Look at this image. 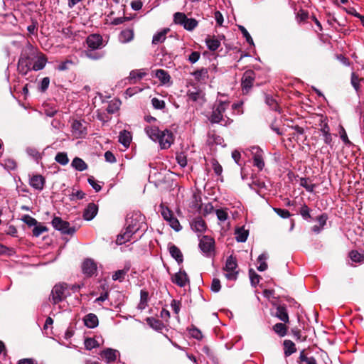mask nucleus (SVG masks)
I'll list each match as a JSON object with an SVG mask.
<instances>
[{
    "label": "nucleus",
    "mask_w": 364,
    "mask_h": 364,
    "mask_svg": "<svg viewBox=\"0 0 364 364\" xmlns=\"http://www.w3.org/2000/svg\"><path fill=\"white\" fill-rule=\"evenodd\" d=\"M147 230L145 216L139 212H134L127 215L126 218V228L118 235L116 243L119 245L126 243L132 240L134 235L140 232H144Z\"/></svg>",
    "instance_id": "nucleus-1"
},
{
    "label": "nucleus",
    "mask_w": 364,
    "mask_h": 364,
    "mask_svg": "<svg viewBox=\"0 0 364 364\" xmlns=\"http://www.w3.org/2000/svg\"><path fill=\"white\" fill-rule=\"evenodd\" d=\"M144 131L152 141L159 144L161 149H168L174 141L173 133L168 129L161 131L156 126H147Z\"/></svg>",
    "instance_id": "nucleus-2"
},
{
    "label": "nucleus",
    "mask_w": 364,
    "mask_h": 364,
    "mask_svg": "<svg viewBox=\"0 0 364 364\" xmlns=\"http://www.w3.org/2000/svg\"><path fill=\"white\" fill-rule=\"evenodd\" d=\"M36 55L31 50L29 53L23 52L18 62V70L22 75H26L30 70H33L32 66Z\"/></svg>",
    "instance_id": "nucleus-3"
},
{
    "label": "nucleus",
    "mask_w": 364,
    "mask_h": 364,
    "mask_svg": "<svg viewBox=\"0 0 364 364\" xmlns=\"http://www.w3.org/2000/svg\"><path fill=\"white\" fill-rule=\"evenodd\" d=\"M174 23L182 26L186 30L191 31L195 29L198 24L197 20L193 18H188L183 13L176 12L173 15Z\"/></svg>",
    "instance_id": "nucleus-4"
},
{
    "label": "nucleus",
    "mask_w": 364,
    "mask_h": 364,
    "mask_svg": "<svg viewBox=\"0 0 364 364\" xmlns=\"http://www.w3.org/2000/svg\"><path fill=\"white\" fill-rule=\"evenodd\" d=\"M228 107V102L220 101L213 107L212 114L210 117V121L212 123H222L223 122L226 124L227 120L223 117V113Z\"/></svg>",
    "instance_id": "nucleus-5"
},
{
    "label": "nucleus",
    "mask_w": 364,
    "mask_h": 364,
    "mask_svg": "<svg viewBox=\"0 0 364 364\" xmlns=\"http://www.w3.org/2000/svg\"><path fill=\"white\" fill-rule=\"evenodd\" d=\"M237 268V259L232 255L229 256L225 262V265L223 270L226 272L225 277L228 280H236L237 278L238 272L236 270Z\"/></svg>",
    "instance_id": "nucleus-6"
},
{
    "label": "nucleus",
    "mask_w": 364,
    "mask_h": 364,
    "mask_svg": "<svg viewBox=\"0 0 364 364\" xmlns=\"http://www.w3.org/2000/svg\"><path fill=\"white\" fill-rule=\"evenodd\" d=\"M52 225L63 234L73 235L75 232L74 227H70L68 222L63 220L60 217H54L52 220Z\"/></svg>",
    "instance_id": "nucleus-7"
},
{
    "label": "nucleus",
    "mask_w": 364,
    "mask_h": 364,
    "mask_svg": "<svg viewBox=\"0 0 364 364\" xmlns=\"http://www.w3.org/2000/svg\"><path fill=\"white\" fill-rule=\"evenodd\" d=\"M256 74L252 70H246L242 77L241 86L243 94H248L253 86Z\"/></svg>",
    "instance_id": "nucleus-8"
},
{
    "label": "nucleus",
    "mask_w": 364,
    "mask_h": 364,
    "mask_svg": "<svg viewBox=\"0 0 364 364\" xmlns=\"http://www.w3.org/2000/svg\"><path fill=\"white\" fill-rule=\"evenodd\" d=\"M250 151L252 155L253 165L259 170H262L264 166V161L263 159L264 152L257 146H253L250 149Z\"/></svg>",
    "instance_id": "nucleus-9"
},
{
    "label": "nucleus",
    "mask_w": 364,
    "mask_h": 364,
    "mask_svg": "<svg viewBox=\"0 0 364 364\" xmlns=\"http://www.w3.org/2000/svg\"><path fill=\"white\" fill-rule=\"evenodd\" d=\"M214 240L209 236L205 235L200 240L199 248L204 255L208 257L214 251Z\"/></svg>",
    "instance_id": "nucleus-10"
},
{
    "label": "nucleus",
    "mask_w": 364,
    "mask_h": 364,
    "mask_svg": "<svg viewBox=\"0 0 364 364\" xmlns=\"http://www.w3.org/2000/svg\"><path fill=\"white\" fill-rule=\"evenodd\" d=\"M65 287L64 284H56L52 289L50 299L54 304H56L65 298Z\"/></svg>",
    "instance_id": "nucleus-11"
},
{
    "label": "nucleus",
    "mask_w": 364,
    "mask_h": 364,
    "mask_svg": "<svg viewBox=\"0 0 364 364\" xmlns=\"http://www.w3.org/2000/svg\"><path fill=\"white\" fill-rule=\"evenodd\" d=\"M86 42L88 47L92 50L100 49L104 46L102 37L99 34L88 36Z\"/></svg>",
    "instance_id": "nucleus-12"
},
{
    "label": "nucleus",
    "mask_w": 364,
    "mask_h": 364,
    "mask_svg": "<svg viewBox=\"0 0 364 364\" xmlns=\"http://www.w3.org/2000/svg\"><path fill=\"white\" fill-rule=\"evenodd\" d=\"M71 127L73 134L75 138H82L87 134V129L80 121L74 120Z\"/></svg>",
    "instance_id": "nucleus-13"
},
{
    "label": "nucleus",
    "mask_w": 364,
    "mask_h": 364,
    "mask_svg": "<svg viewBox=\"0 0 364 364\" xmlns=\"http://www.w3.org/2000/svg\"><path fill=\"white\" fill-rule=\"evenodd\" d=\"M320 131L323 137L325 144L332 147L333 138L331 134L330 133V127L326 119H321Z\"/></svg>",
    "instance_id": "nucleus-14"
},
{
    "label": "nucleus",
    "mask_w": 364,
    "mask_h": 364,
    "mask_svg": "<svg viewBox=\"0 0 364 364\" xmlns=\"http://www.w3.org/2000/svg\"><path fill=\"white\" fill-rule=\"evenodd\" d=\"M172 282L180 287H184L189 282V279L186 272L180 269L173 276Z\"/></svg>",
    "instance_id": "nucleus-15"
},
{
    "label": "nucleus",
    "mask_w": 364,
    "mask_h": 364,
    "mask_svg": "<svg viewBox=\"0 0 364 364\" xmlns=\"http://www.w3.org/2000/svg\"><path fill=\"white\" fill-rule=\"evenodd\" d=\"M82 270L84 274L91 277L95 273L97 265L92 259H87L82 264Z\"/></svg>",
    "instance_id": "nucleus-16"
},
{
    "label": "nucleus",
    "mask_w": 364,
    "mask_h": 364,
    "mask_svg": "<svg viewBox=\"0 0 364 364\" xmlns=\"http://www.w3.org/2000/svg\"><path fill=\"white\" fill-rule=\"evenodd\" d=\"M100 355L107 363H111L117 360L119 355L118 350L112 348H107L101 352Z\"/></svg>",
    "instance_id": "nucleus-17"
},
{
    "label": "nucleus",
    "mask_w": 364,
    "mask_h": 364,
    "mask_svg": "<svg viewBox=\"0 0 364 364\" xmlns=\"http://www.w3.org/2000/svg\"><path fill=\"white\" fill-rule=\"evenodd\" d=\"M191 229L198 232H203L206 230V224L204 220L200 217L193 218L190 223Z\"/></svg>",
    "instance_id": "nucleus-18"
},
{
    "label": "nucleus",
    "mask_w": 364,
    "mask_h": 364,
    "mask_svg": "<svg viewBox=\"0 0 364 364\" xmlns=\"http://www.w3.org/2000/svg\"><path fill=\"white\" fill-rule=\"evenodd\" d=\"M98 207L96 204L89 203L83 213V218L85 220L90 221L92 220L97 215Z\"/></svg>",
    "instance_id": "nucleus-19"
},
{
    "label": "nucleus",
    "mask_w": 364,
    "mask_h": 364,
    "mask_svg": "<svg viewBox=\"0 0 364 364\" xmlns=\"http://www.w3.org/2000/svg\"><path fill=\"white\" fill-rule=\"evenodd\" d=\"M29 184L34 189L42 191L45 185V178L41 175H34L31 178Z\"/></svg>",
    "instance_id": "nucleus-20"
},
{
    "label": "nucleus",
    "mask_w": 364,
    "mask_h": 364,
    "mask_svg": "<svg viewBox=\"0 0 364 364\" xmlns=\"http://www.w3.org/2000/svg\"><path fill=\"white\" fill-rule=\"evenodd\" d=\"M47 58L45 55L39 53L36 55L35 60H33L32 69L34 71H38L43 69L46 65Z\"/></svg>",
    "instance_id": "nucleus-21"
},
{
    "label": "nucleus",
    "mask_w": 364,
    "mask_h": 364,
    "mask_svg": "<svg viewBox=\"0 0 364 364\" xmlns=\"http://www.w3.org/2000/svg\"><path fill=\"white\" fill-rule=\"evenodd\" d=\"M171 256L176 259L178 264H181L183 261V256L180 249L172 243L168 245Z\"/></svg>",
    "instance_id": "nucleus-22"
},
{
    "label": "nucleus",
    "mask_w": 364,
    "mask_h": 364,
    "mask_svg": "<svg viewBox=\"0 0 364 364\" xmlns=\"http://www.w3.org/2000/svg\"><path fill=\"white\" fill-rule=\"evenodd\" d=\"M84 324L89 328H94L98 326L97 316L92 313L87 314L83 318Z\"/></svg>",
    "instance_id": "nucleus-23"
},
{
    "label": "nucleus",
    "mask_w": 364,
    "mask_h": 364,
    "mask_svg": "<svg viewBox=\"0 0 364 364\" xmlns=\"http://www.w3.org/2000/svg\"><path fill=\"white\" fill-rule=\"evenodd\" d=\"M134 38L133 28H127L122 31L119 35V41L122 43H127Z\"/></svg>",
    "instance_id": "nucleus-24"
},
{
    "label": "nucleus",
    "mask_w": 364,
    "mask_h": 364,
    "mask_svg": "<svg viewBox=\"0 0 364 364\" xmlns=\"http://www.w3.org/2000/svg\"><path fill=\"white\" fill-rule=\"evenodd\" d=\"M192 75L199 82H205L208 79V71L205 68L194 71Z\"/></svg>",
    "instance_id": "nucleus-25"
},
{
    "label": "nucleus",
    "mask_w": 364,
    "mask_h": 364,
    "mask_svg": "<svg viewBox=\"0 0 364 364\" xmlns=\"http://www.w3.org/2000/svg\"><path fill=\"white\" fill-rule=\"evenodd\" d=\"M169 31L168 28H164L161 31L155 33L152 38V44L158 45L163 43L166 38V34Z\"/></svg>",
    "instance_id": "nucleus-26"
},
{
    "label": "nucleus",
    "mask_w": 364,
    "mask_h": 364,
    "mask_svg": "<svg viewBox=\"0 0 364 364\" xmlns=\"http://www.w3.org/2000/svg\"><path fill=\"white\" fill-rule=\"evenodd\" d=\"M298 361L300 363L317 364L316 360L313 356L309 355V354L305 352V350H302L300 352Z\"/></svg>",
    "instance_id": "nucleus-27"
},
{
    "label": "nucleus",
    "mask_w": 364,
    "mask_h": 364,
    "mask_svg": "<svg viewBox=\"0 0 364 364\" xmlns=\"http://www.w3.org/2000/svg\"><path fill=\"white\" fill-rule=\"evenodd\" d=\"M249 232L244 228H238L235 231V239L239 242H245L248 237Z\"/></svg>",
    "instance_id": "nucleus-28"
},
{
    "label": "nucleus",
    "mask_w": 364,
    "mask_h": 364,
    "mask_svg": "<svg viewBox=\"0 0 364 364\" xmlns=\"http://www.w3.org/2000/svg\"><path fill=\"white\" fill-rule=\"evenodd\" d=\"M132 141V136L129 132L124 130L119 133V141L124 146L128 147Z\"/></svg>",
    "instance_id": "nucleus-29"
},
{
    "label": "nucleus",
    "mask_w": 364,
    "mask_h": 364,
    "mask_svg": "<svg viewBox=\"0 0 364 364\" xmlns=\"http://www.w3.org/2000/svg\"><path fill=\"white\" fill-rule=\"evenodd\" d=\"M284 350L286 357H288L296 351V348L294 342L290 340L284 341Z\"/></svg>",
    "instance_id": "nucleus-30"
},
{
    "label": "nucleus",
    "mask_w": 364,
    "mask_h": 364,
    "mask_svg": "<svg viewBox=\"0 0 364 364\" xmlns=\"http://www.w3.org/2000/svg\"><path fill=\"white\" fill-rule=\"evenodd\" d=\"M276 316L284 323L289 322V316L287 309L283 306L277 307Z\"/></svg>",
    "instance_id": "nucleus-31"
},
{
    "label": "nucleus",
    "mask_w": 364,
    "mask_h": 364,
    "mask_svg": "<svg viewBox=\"0 0 364 364\" xmlns=\"http://www.w3.org/2000/svg\"><path fill=\"white\" fill-rule=\"evenodd\" d=\"M71 166L75 169H76L79 171H82L87 168V165L86 164V163L82 159H81L80 158H78V157H75L73 160V161L71 163Z\"/></svg>",
    "instance_id": "nucleus-32"
},
{
    "label": "nucleus",
    "mask_w": 364,
    "mask_h": 364,
    "mask_svg": "<svg viewBox=\"0 0 364 364\" xmlns=\"http://www.w3.org/2000/svg\"><path fill=\"white\" fill-rule=\"evenodd\" d=\"M205 44L211 51L216 50L220 46V41L215 38L208 37L205 39Z\"/></svg>",
    "instance_id": "nucleus-33"
},
{
    "label": "nucleus",
    "mask_w": 364,
    "mask_h": 364,
    "mask_svg": "<svg viewBox=\"0 0 364 364\" xmlns=\"http://www.w3.org/2000/svg\"><path fill=\"white\" fill-rule=\"evenodd\" d=\"M155 75L163 84L169 82L171 80V77L168 73L162 69L156 70Z\"/></svg>",
    "instance_id": "nucleus-34"
},
{
    "label": "nucleus",
    "mask_w": 364,
    "mask_h": 364,
    "mask_svg": "<svg viewBox=\"0 0 364 364\" xmlns=\"http://www.w3.org/2000/svg\"><path fill=\"white\" fill-rule=\"evenodd\" d=\"M268 259V254L266 252L262 253L259 255L257 258V261L259 263V265L257 267V269L259 272L265 271L267 269V264L266 260Z\"/></svg>",
    "instance_id": "nucleus-35"
},
{
    "label": "nucleus",
    "mask_w": 364,
    "mask_h": 364,
    "mask_svg": "<svg viewBox=\"0 0 364 364\" xmlns=\"http://www.w3.org/2000/svg\"><path fill=\"white\" fill-rule=\"evenodd\" d=\"M349 257L352 262L360 263L364 261V254L357 250H352L349 252Z\"/></svg>",
    "instance_id": "nucleus-36"
},
{
    "label": "nucleus",
    "mask_w": 364,
    "mask_h": 364,
    "mask_svg": "<svg viewBox=\"0 0 364 364\" xmlns=\"http://www.w3.org/2000/svg\"><path fill=\"white\" fill-rule=\"evenodd\" d=\"M274 331L281 337H284L287 334V328L282 323H277L273 326Z\"/></svg>",
    "instance_id": "nucleus-37"
},
{
    "label": "nucleus",
    "mask_w": 364,
    "mask_h": 364,
    "mask_svg": "<svg viewBox=\"0 0 364 364\" xmlns=\"http://www.w3.org/2000/svg\"><path fill=\"white\" fill-rule=\"evenodd\" d=\"M159 208V211L161 212V214L165 220L167 221L173 216L172 211L164 204H161Z\"/></svg>",
    "instance_id": "nucleus-38"
},
{
    "label": "nucleus",
    "mask_w": 364,
    "mask_h": 364,
    "mask_svg": "<svg viewBox=\"0 0 364 364\" xmlns=\"http://www.w3.org/2000/svg\"><path fill=\"white\" fill-rule=\"evenodd\" d=\"M147 322L152 328L156 330H161L164 327L162 322L160 320L154 318H148Z\"/></svg>",
    "instance_id": "nucleus-39"
},
{
    "label": "nucleus",
    "mask_w": 364,
    "mask_h": 364,
    "mask_svg": "<svg viewBox=\"0 0 364 364\" xmlns=\"http://www.w3.org/2000/svg\"><path fill=\"white\" fill-rule=\"evenodd\" d=\"M188 331L190 335L195 339L200 341L203 338V333L200 331V330H199L194 326H192L190 328H188Z\"/></svg>",
    "instance_id": "nucleus-40"
},
{
    "label": "nucleus",
    "mask_w": 364,
    "mask_h": 364,
    "mask_svg": "<svg viewBox=\"0 0 364 364\" xmlns=\"http://www.w3.org/2000/svg\"><path fill=\"white\" fill-rule=\"evenodd\" d=\"M127 272H128V269H123L117 270L112 274V278L114 281L118 280L119 282H122L124 279V277L127 274Z\"/></svg>",
    "instance_id": "nucleus-41"
},
{
    "label": "nucleus",
    "mask_w": 364,
    "mask_h": 364,
    "mask_svg": "<svg viewBox=\"0 0 364 364\" xmlns=\"http://www.w3.org/2000/svg\"><path fill=\"white\" fill-rule=\"evenodd\" d=\"M188 100L193 102H202L203 101V97L202 96V94L200 92L196 91V92H190L188 94Z\"/></svg>",
    "instance_id": "nucleus-42"
},
{
    "label": "nucleus",
    "mask_w": 364,
    "mask_h": 364,
    "mask_svg": "<svg viewBox=\"0 0 364 364\" xmlns=\"http://www.w3.org/2000/svg\"><path fill=\"white\" fill-rule=\"evenodd\" d=\"M308 180L309 179L306 178H301L300 185L304 187L306 191L312 193L314 192L316 186L313 183H309Z\"/></svg>",
    "instance_id": "nucleus-43"
},
{
    "label": "nucleus",
    "mask_w": 364,
    "mask_h": 364,
    "mask_svg": "<svg viewBox=\"0 0 364 364\" xmlns=\"http://www.w3.org/2000/svg\"><path fill=\"white\" fill-rule=\"evenodd\" d=\"M55 159L58 163L63 166L66 165L69 161L67 154L64 152L58 153L55 157Z\"/></svg>",
    "instance_id": "nucleus-44"
},
{
    "label": "nucleus",
    "mask_w": 364,
    "mask_h": 364,
    "mask_svg": "<svg viewBox=\"0 0 364 364\" xmlns=\"http://www.w3.org/2000/svg\"><path fill=\"white\" fill-rule=\"evenodd\" d=\"M249 276L251 282V284L253 287H256L257 284L259 282L260 276L257 274L255 271L252 269L249 270Z\"/></svg>",
    "instance_id": "nucleus-45"
},
{
    "label": "nucleus",
    "mask_w": 364,
    "mask_h": 364,
    "mask_svg": "<svg viewBox=\"0 0 364 364\" xmlns=\"http://www.w3.org/2000/svg\"><path fill=\"white\" fill-rule=\"evenodd\" d=\"M265 102L272 109L275 110V111L277 110V103L275 99L272 96L266 94L265 95Z\"/></svg>",
    "instance_id": "nucleus-46"
},
{
    "label": "nucleus",
    "mask_w": 364,
    "mask_h": 364,
    "mask_svg": "<svg viewBox=\"0 0 364 364\" xmlns=\"http://www.w3.org/2000/svg\"><path fill=\"white\" fill-rule=\"evenodd\" d=\"M146 75V73L141 70H132L129 74V78L131 80H141Z\"/></svg>",
    "instance_id": "nucleus-47"
},
{
    "label": "nucleus",
    "mask_w": 364,
    "mask_h": 364,
    "mask_svg": "<svg viewBox=\"0 0 364 364\" xmlns=\"http://www.w3.org/2000/svg\"><path fill=\"white\" fill-rule=\"evenodd\" d=\"M216 216L220 222H225L228 217L227 210L224 209H217L215 210Z\"/></svg>",
    "instance_id": "nucleus-48"
},
{
    "label": "nucleus",
    "mask_w": 364,
    "mask_h": 364,
    "mask_svg": "<svg viewBox=\"0 0 364 364\" xmlns=\"http://www.w3.org/2000/svg\"><path fill=\"white\" fill-rule=\"evenodd\" d=\"M167 222L168 223L170 226L176 231L178 232L181 230V226L180 225L179 221L174 216L168 220Z\"/></svg>",
    "instance_id": "nucleus-49"
},
{
    "label": "nucleus",
    "mask_w": 364,
    "mask_h": 364,
    "mask_svg": "<svg viewBox=\"0 0 364 364\" xmlns=\"http://www.w3.org/2000/svg\"><path fill=\"white\" fill-rule=\"evenodd\" d=\"M238 28L244 38H245L246 41L250 45H254L253 40L247 30L243 26H239Z\"/></svg>",
    "instance_id": "nucleus-50"
},
{
    "label": "nucleus",
    "mask_w": 364,
    "mask_h": 364,
    "mask_svg": "<svg viewBox=\"0 0 364 364\" xmlns=\"http://www.w3.org/2000/svg\"><path fill=\"white\" fill-rule=\"evenodd\" d=\"M310 210V208L306 204H304L300 208L299 213L304 220H308L311 218Z\"/></svg>",
    "instance_id": "nucleus-51"
},
{
    "label": "nucleus",
    "mask_w": 364,
    "mask_h": 364,
    "mask_svg": "<svg viewBox=\"0 0 364 364\" xmlns=\"http://www.w3.org/2000/svg\"><path fill=\"white\" fill-rule=\"evenodd\" d=\"M200 58V53L198 51H192L191 54L188 56L187 60L188 61L191 63L194 64L196 62L198 61V60Z\"/></svg>",
    "instance_id": "nucleus-52"
},
{
    "label": "nucleus",
    "mask_w": 364,
    "mask_h": 364,
    "mask_svg": "<svg viewBox=\"0 0 364 364\" xmlns=\"http://www.w3.org/2000/svg\"><path fill=\"white\" fill-rule=\"evenodd\" d=\"M1 164L7 170H14L16 167L15 161L11 159H5Z\"/></svg>",
    "instance_id": "nucleus-53"
},
{
    "label": "nucleus",
    "mask_w": 364,
    "mask_h": 364,
    "mask_svg": "<svg viewBox=\"0 0 364 364\" xmlns=\"http://www.w3.org/2000/svg\"><path fill=\"white\" fill-rule=\"evenodd\" d=\"M85 196V193L82 191L79 190H73L72 193L70 196V200H74L75 199H82Z\"/></svg>",
    "instance_id": "nucleus-54"
},
{
    "label": "nucleus",
    "mask_w": 364,
    "mask_h": 364,
    "mask_svg": "<svg viewBox=\"0 0 364 364\" xmlns=\"http://www.w3.org/2000/svg\"><path fill=\"white\" fill-rule=\"evenodd\" d=\"M95 50H87L85 51V55L90 59L92 60H98L100 59L102 57V55L99 53H95Z\"/></svg>",
    "instance_id": "nucleus-55"
},
{
    "label": "nucleus",
    "mask_w": 364,
    "mask_h": 364,
    "mask_svg": "<svg viewBox=\"0 0 364 364\" xmlns=\"http://www.w3.org/2000/svg\"><path fill=\"white\" fill-rule=\"evenodd\" d=\"M85 347L87 350H91L97 346V342L92 338H88L85 340Z\"/></svg>",
    "instance_id": "nucleus-56"
},
{
    "label": "nucleus",
    "mask_w": 364,
    "mask_h": 364,
    "mask_svg": "<svg viewBox=\"0 0 364 364\" xmlns=\"http://www.w3.org/2000/svg\"><path fill=\"white\" fill-rule=\"evenodd\" d=\"M151 104H152L153 107L157 109H161L164 108V107H165L164 101L159 100L158 98H156V97H154L151 100Z\"/></svg>",
    "instance_id": "nucleus-57"
},
{
    "label": "nucleus",
    "mask_w": 364,
    "mask_h": 364,
    "mask_svg": "<svg viewBox=\"0 0 364 364\" xmlns=\"http://www.w3.org/2000/svg\"><path fill=\"white\" fill-rule=\"evenodd\" d=\"M274 211L282 218H288L290 217V213L288 210L274 208Z\"/></svg>",
    "instance_id": "nucleus-58"
},
{
    "label": "nucleus",
    "mask_w": 364,
    "mask_h": 364,
    "mask_svg": "<svg viewBox=\"0 0 364 364\" xmlns=\"http://www.w3.org/2000/svg\"><path fill=\"white\" fill-rule=\"evenodd\" d=\"M49 84H50L49 77H43L39 85V90H41V92H45L48 89Z\"/></svg>",
    "instance_id": "nucleus-59"
},
{
    "label": "nucleus",
    "mask_w": 364,
    "mask_h": 364,
    "mask_svg": "<svg viewBox=\"0 0 364 364\" xmlns=\"http://www.w3.org/2000/svg\"><path fill=\"white\" fill-rule=\"evenodd\" d=\"M211 163L215 174L218 176H220L223 172V168L221 165L215 159H213Z\"/></svg>",
    "instance_id": "nucleus-60"
},
{
    "label": "nucleus",
    "mask_w": 364,
    "mask_h": 364,
    "mask_svg": "<svg viewBox=\"0 0 364 364\" xmlns=\"http://www.w3.org/2000/svg\"><path fill=\"white\" fill-rule=\"evenodd\" d=\"M220 281L217 278L213 279L210 287L211 291L213 292H218L220 290Z\"/></svg>",
    "instance_id": "nucleus-61"
},
{
    "label": "nucleus",
    "mask_w": 364,
    "mask_h": 364,
    "mask_svg": "<svg viewBox=\"0 0 364 364\" xmlns=\"http://www.w3.org/2000/svg\"><path fill=\"white\" fill-rule=\"evenodd\" d=\"M176 161L181 167H185L187 164L186 156L183 153L177 154Z\"/></svg>",
    "instance_id": "nucleus-62"
},
{
    "label": "nucleus",
    "mask_w": 364,
    "mask_h": 364,
    "mask_svg": "<svg viewBox=\"0 0 364 364\" xmlns=\"http://www.w3.org/2000/svg\"><path fill=\"white\" fill-rule=\"evenodd\" d=\"M87 181L96 192H99L102 189V186L97 183L95 178L92 176L88 178Z\"/></svg>",
    "instance_id": "nucleus-63"
},
{
    "label": "nucleus",
    "mask_w": 364,
    "mask_h": 364,
    "mask_svg": "<svg viewBox=\"0 0 364 364\" xmlns=\"http://www.w3.org/2000/svg\"><path fill=\"white\" fill-rule=\"evenodd\" d=\"M172 310L176 314H178L181 309V302L173 299L171 303Z\"/></svg>",
    "instance_id": "nucleus-64"
}]
</instances>
